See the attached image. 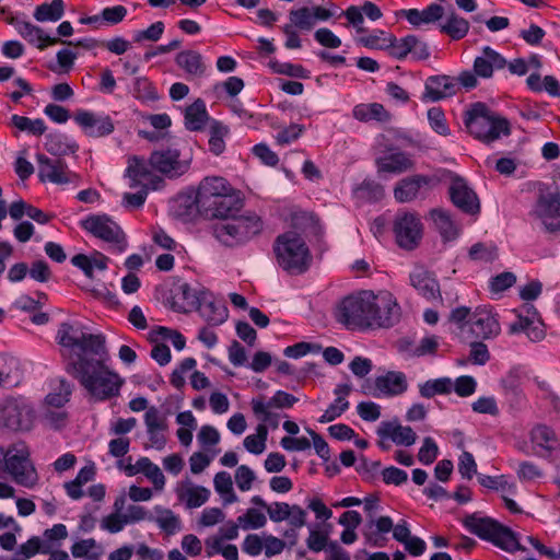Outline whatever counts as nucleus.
Here are the masks:
<instances>
[{"mask_svg": "<svg viewBox=\"0 0 560 560\" xmlns=\"http://www.w3.org/2000/svg\"><path fill=\"white\" fill-rule=\"evenodd\" d=\"M107 359L108 352L105 348L103 355H81L72 358L66 364L68 374L75 378L91 397L100 401L117 397L125 383L118 373L105 364Z\"/></svg>", "mask_w": 560, "mask_h": 560, "instance_id": "f257e3e1", "label": "nucleus"}, {"mask_svg": "<svg viewBox=\"0 0 560 560\" xmlns=\"http://www.w3.org/2000/svg\"><path fill=\"white\" fill-rule=\"evenodd\" d=\"M262 230V219L253 211H246L214 223L212 234L222 245L237 247L260 235Z\"/></svg>", "mask_w": 560, "mask_h": 560, "instance_id": "f03ea898", "label": "nucleus"}, {"mask_svg": "<svg viewBox=\"0 0 560 560\" xmlns=\"http://www.w3.org/2000/svg\"><path fill=\"white\" fill-rule=\"evenodd\" d=\"M464 124L476 139L490 143L510 135L508 119L492 112L485 103H474L464 114Z\"/></svg>", "mask_w": 560, "mask_h": 560, "instance_id": "7ed1b4c3", "label": "nucleus"}, {"mask_svg": "<svg viewBox=\"0 0 560 560\" xmlns=\"http://www.w3.org/2000/svg\"><path fill=\"white\" fill-rule=\"evenodd\" d=\"M273 252L278 265L290 275L305 272L312 262V255L306 243L295 232H285L277 236Z\"/></svg>", "mask_w": 560, "mask_h": 560, "instance_id": "20e7f679", "label": "nucleus"}, {"mask_svg": "<svg viewBox=\"0 0 560 560\" xmlns=\"http://www.w3.org/2000/svg\"><path fill=\"white\" fill-rule=\"evenodd\" d=\"M56 339L58 343L70 350L67 360L81 355L91 357L93 354L105 353V337L103 335L88 334L79 324L61 323L57 331Z\"/></svg>", "mask_w": 560, "mask_h": 560, "instance_id": "39448f33", "label": "nucleus"}, {"mask_svg": "<svg viewBox=\"0 0 560 560\" xmlns=\"http://www.w3.org/2000/svg\"><path fill=\"white\" fill-rule=\"evenodd\" d=\"M371 290L349 294L337 302L334 317L347 329L370 328Z\"/></svg>", "mask_w": 560, "mask_h": 560, "instance_id": "423d86ee", "label": "nucleus"}, {"mask_svg": "<svg viewBox=\"0 0 560 560\" xmlns=\"http://www.w3.org/2000/svg\"><path fill=\"white\" fill-rule=\"evenodd\" d=\"M30 456L28 446L19 441L5 450L3 462L4 471L10 475L12 480L26 488L34 487L38 480L37 471Z\"/></svg>", "mask_w": 560, "mask_h": 560, "instance_id": "0eeeda50", "label": "nucleus"}, {"mask_svg": "<svg viewBox=\"0 0 560 560\" xmlns=\"http://www.w3.org/2000/svg\"><path fill=\"white\" fill-rule=\"evenodd\" d=\"M464 525L474 535L493 542L506 551L524 550L518 544L514 533L489 517L469 515L465 517Z\"/></svg>", "mask_w": 560, "mask_h": 560, "instance_id": "6e6552de", "label": "nucleus"}, {"mask_svg": "<svg viewBox=\"0 0 560 560\" xmlns=\"http://www.w3.org/2000/svg\"><path fill=\"white\" fill-rule=\"evenodd\" d=\"M81 226L121 253L127 247L126 235L121 228L106 214H92L81 221Z\"/></svg>", "mask_w": 560, "mask_h": 560, "instance_id": "1a4fd4ad", "label": "nucleus"}, {"mask_svg": "<svg viewBox=\"0 0 560 560\" xmlns=\"http://www.w3.org/2000/svg\"><path fill=\"white\" fill-rule=\"evenodd\" d=\"M401 311L396 298L389 291H371L370 328H388L400 318Z\"/></svg>", "mask_w": 560, "mask_h": 560, "instance_id": "9d476101", "label": "nucleus"}, {"mask_svg": "<svg viewBox=\"0 0 560 560\" xmlns=\"http://www.w3.org/2000/svg\"><path fill=\"white\" fill-rule=\"evenodd\" d=\"M34 411L21 399H8L0 406V428L27 431L32 428Z\"/></svg>", "mask_w": 560, "mask_h": 560, "instance_id": "9b49d317", "label": "nucleus"}, {"mask_svg": "<svg viewBox=\"0 0 560 560\" xmlns=\"http://www.w3.org/2000/svg\"><path fill=\"white\" fill-rule=\"evenodd\" d=\"M533 214L547 232H560V192L540 189Z\"/></svg>", "mask_w": 560, "mask_h": 560, "instance_id": "f8f14e48", "label": "nucleus"}, {"mask_svg": "<svg viewBox=\"0 0 560 560\" xmlns=\"http://www.w3.org/2000/svg\"><path fill=\"white\" fill-rule=\"evenodd\" d=\"M254 505L265 509L268 513L269 518L275 523L288 521L290 526L303 527L306 524L307 513L298 504L290 505L287 502H273L267 504V502L259 495H255L250 499Z\"/></svg>", "mask_w": 560, "mask_h": 560, "instance_id": "ddd939ff", "label": "nucleus"}, {"mask_svg": "<svg viewBox=\"0 0 560 560\" xmlns=\"http://www.w3.org/2000/svg\"><path fill=\"white\" fill-rule=\"evenodd\" d=\"M394 233L398 246L411 250L420 244L423 226L417 214L404 212L396 215Z\"/></svg>", "mask_w": 560, "mask_h": 560, "instance_id": "4468645a", "label": "nucleus"}, {"mask_svg": "<svg viewBox=\"0 0 560 560\" xmlns=\"http://www.w3.org/2000/svg\"><path fill=\"white\" fill-rule=\"evenodd\" d=\"M149 166L170 179L184 175L189 163L180 160V152L176 149L153 151L149 158Z\"/></svg>", "mask_w": 560, "mask_h": 560, "instance_id": "2eb2a0df", "label": "nucleus"}, {"mask_svg": "<svg viewBox=\"0 0 560 560\" xmlns=\"http://www.w3.org/2000/svg\"><path fill=\"white\" fill-rule=\"evenodd\" d=\"M38 178L40 182H49L57 185L73 183L78 175L71 172L67 163L58 158H49L45 154H37Z\"/></svg>", "mask_w": 560, "mask_h": 560, "instance_id": "dca6fc26", "label": "nucleus"}, {"mask_svg": "<svg viewBox=\"0 0 560 560\" xmlns=\"http://www.w3.org/2000/svg\"><path fill=\"white\" fill-rule=\"evenodd\" d=\"M501 332V326L497 315L486 308H477L470 317V326L467 330V341L491 340Z\"/></svg>", "mask_w": 560, "mask_h": 560, "instance_id": "f3484780", "label": "nucleus"}, {"mask_svg": "<svg viewBox=\"0 0 560 560\" xmlns=\"http://www.w3.org/2000/svg\"><path fill=\"white\" fill-rule=\"evenodd\" d=\"M144 424L149 442L144 448L162 451L167 443L168 420L156 407L151 406L144 413Z\"/></svg>", "mask_w": 560, "mask_h": 560, "instance_id": "a211bd4d", "label": "nucleus"}, {"mask_svg": "<svg viewBox=\"0 0 560 560\" xmlns=\"http://www.w3.org/2000/svg\"><path fill=\"white\" fill-rule=\"evenodd\" d=\"M233 189L235 188L223 177L209 176L203 178L199 184L195 200L198 210L209 209L211 205H214L223 195L232 192Z\"/></svg>", "mask_w": 560, "mask_h": 560, "instance_id": "6ab92c4d", "label": "nucleus"}, {"mask_svg": "<svg viewBox=\"0 0 560 560\" xmlns=\"http://www.w3.org/2000/svg\"><path fill=\"white\" fill-rule=\"evenodd\" d=\"M439 178L428 175H412L400 179L394 189L398 202H410L418 198L422 189H431L439 184Z\"/></svg>", "mask_w": 560, "mask_h": 560, "instance_id": "aec40b11", "label": "nucleus"}, {"mask_svg": "<svg viewBox=\"0 0 560 560\" xmlns=\"http://www.w3.org/2000/svg\"><path fill=\"white\" fill-rule=\"evenodd\" d=\"M450 197L455 207L467 214L480 211V202L476 192L459 176H454L450 185Z\"/></svg>", "mask_w": 560, "mask_h": 560, "instance_id": "412c9836", "label": "nucleus"}, {"mask_svg": "<svg viewBox=\"0 0 560 560\" xmlns=\"http://www.w3.org/2000/svg\"><path fill=\"white\" fill-rule=\"evenodd\" d=\"M73 119L82 128L84 133L92 138L106 137L115 129L114 122L109 116H97L85 109H78Z\"/></svg>", "mask_w": 560, "mask_h": 560, "instance_id": "4be33fe9", "label": "nucleus"}, {"mask_svg": "<svg viewBox=\"0 0 560 560\" xmlns=\"http://www.w3.org/2000/svg\"><path fill=\"white\" fill-rule=\"evenodd\" d=\"M456 79L446 74L431 75L425 80L422 98L438 102L456 94Z\"/></svg>", "mask_w": 560, "mask_h": 560, "instance_id": "5701e85b", "label": "nucleus"}, {"mask_svg": "<svg viewBox=\"0 0 560 560\" xmlns=\"http://www.w3.org/2000/svg\"><path fill=\"white\" fill-rule=\"evenodd\" d=\"M243 199L240 191L233 189L232 192L223 195L221 199L211 205L209 209H200L199 211L208 217L225 220L238 213L243 208Z\"/></svg>", "mask_w": 560, "mask_h": 560, "instance_id": "b1692460", "label": "nucleus"}, {"mask_svg": "<svg viewBox=\"0 0 560 560\" xmlns=\"http://www.w3.org/2000/svg\"><path fill=\"white\" fill-rule=\"evenodd\" d=\"M11 24H13L18 31V33L30 44L36 45L38 49L43 50L48 45H56L58 43L67 44V45H73L72 42L67 40H60L57 37H50L46 35L43 31V28L30 23V22H23V21H15L12 19L10 21Z\"/></svg>", "mask_w": 560, "mask_h": 560, "instance_id": "393cba45", "label": "nucleus"}, {"mask_svg": "<svg viewBox=\"0 0 560 560\" xmlns=\"http://www.w3.org/2000/svg\"><path fill=\"white\" fill-rule=\"evenodd\" d=\"M196 310L213 326L222 324L228 318V308L224 303L206 291H201V299Z\"/></svg>", "mask_w": 560, "mask_h": 560, "instance_id": "a878e982", "label": "nucleus"}, {"mask_svg": "<svg viewBox=\"0 0 560 560\" xmlns=\"http://www.w3.org/2000/svg\"><path fill=\"white\" fill-rule=\"evenodd\" d=\"M409 280L410 284L425 300L434 301L441 299L440 284L431 272L423 268H418L410 273Z\"/></svg>", "mask_w": 560, "mask_h": 560, "instance_id": "bb28decb", "label": "nucleus"}, {"mask_svg": "<svg viewBox=\"0 0 560 560\" xmlns=\"http://www.w3.org/2000/svg\"><path fill=\"white\" fill-rule=\"evenodd\" d=\"M408 384L404 373L401 372H387L385 375L375 378L374 392L370 394L374 397L396 396L407 390Z\"/></svg>", "mask_w": 560, "mask_h": 560, "instance_id": "cd10ccee", "label": "nucleus"}, {"mask_svg": "<svg viewBox=\"0 0 560 560\" xmlns=\"http://www.w3.org/2000/svg\"><path fill=\"white\" fill-rule=\"evenodd\" d=\"M381 439H390L397 445L411 446L417 440V434L411 427H402L398 421H384L377 428Z\"/></svg>", "mask_w": 560, "mask_h": 560, "instance_id": "c85d7f7f", "label": "nucleus"}, {"mask_svg": "<svg viewBox=\"0 0 560 560\" xmlns=\"http://www.w3.org/2000/svg\"><path fill=\"white\" fill-rule=\"evenodd\" d=\"M201 299V291L197 292L188 283L177 284L172 291V308L179 313L196 310Z\"/></svg>", "mask_w": 560, "mask_h": 560, "instance_id": "c756f323", "label": "nucleus"}, {"mask_svg": "<svg viewBox=\"0 0 560 560\" xmlns=\"http://www.w3.org/2000/svg\"><path fill=\"white\" fill-rule=\"evenodd\" d=\"M516 315V320L510 324L509 334H520L525 332L529 340L539 341L545 337V330L542 328V324L538 320H535L536 312L533 313V316H524L522 313L514 311Z\"/></svg>", "mask_w": 560, "mask_h": 560, "instance_id": "7c9ffc66", "label": "nucleus"}, {"mask_svg": "<svg viewBox=\"0 0 560 560\" xmlns=\"http://www.w3.org/2000/svg\"><path fill=\"white\" fill-rule=\"evenodd\" d=\"M376 166L378 172L400 174L413 168L415 162L409 154L398 151L380 156Z\"/></svg>", "mask_w": 560, "mask_h": 560, "instance_id": "2f4dec72", "label": "nucleus"}, {"mask_svg": "<svg viewBox=\"0 0 560 560\" xmlns=\"http://www.w3.org/2000/svg\"><path fill=\"white\" fill-rule=\"evenodd\" d=\"M506 60L495 50L486 46L482 49V56L474 61V72L481 78H490L494 69H503Z\"/></svg>", "mask_w": 560, "mask_h": 560, "instance_id": "473e14b6", "label": "nucleus"}, {"mask_svg": "<svg viewBox=\"0 0 560 560\" xmlns=\"http://www.w3.org/2000/svg\"><path fill=\"white\" fill-rule=\"evenodd\" d=\"M401 14L406 20L415 27H419L422 24H432L441 20L445 14V10L438 3H431L423 10L409 9L402 10Z\"/></svg>", "mask_w": 560, "mask_h": 560, "instance_id": "72a5a7b5", "label": "nucleus"}, {"mask_svg": "<svg viewBox=\"0 0 560 560\" xmlns=\"http://www.w3.org/2000/svg\"><path fill=\"white\" fill-rule=\"evenodd\" d=\"M350 385H338L334 390L337 397L324 411V413L319 418V422L328 423L339 418L349 408V401L347 400L346 397L350 394Z\"/></svg>", "mask_w": 560, "mask_h": 560, "instance_id": "f704fd0d", "label": "nucleus"}, {"mask_svg": "<svg viewBox=\"0 0 560 560\" xmlns=\"http://www.w3.org/2000/svg\"><path fill=\"white\" fill-rule=\"evenodd\" d=\"M209 115L206 104L202 100H196L191 105L186 107L185 110V126L190 131H199L203 129Z\"/></svg>", "mask_w": 560, "mask_h": 560, "instance_id": "c9c22d12", "label": "nucleus"}, {"mask_svg": "<svg viewBox=\"0 0 560 560\" xmlns=\"http://www.w3.org/2000/svg\"><path fill=\"white\" fill-rule=\"evenodd\" d=\"M430 215L435 228L444 240L451 241L457 237L459 229L452 219L450 212L443 209H433L431 210Z\"/></svg>", "mask_w": 560, "mask_h": 560, "instance_id": "e433bc0d", "label": "nucleus"}, {"mask_svg": "<svg viewBox=\"0 0 560 560\" xmlns=\"http://www.w3.org/2000/svg\"><path fill=\"white\" fill-rule=\"evenodd\" d=\"M250 407L255 417L267 428L277 429L280 423V413L265 405V396L258 395L250 400Z\"/></svg>", "mask_w": 560, "mask_h": 560, "instance_id": "4c0bfd02", "label": "nucleus"}, {"mask_svg": "<svg viewBox=\"0 0 560 560\" xmlns=\"http://www.w3.org/2000/svg\"><path fill=\"white\" fill-rule=\"evenodd\" d=\"M177 497L188 509H195L208 501L210 491L201 486L188 485L177 490Z\"/></svg>", "mask_w": 560, "mask_h": 560, "instance_id": "58836bf2", "label": "nucleus"}, {"mask_svg": "<svg viewBox=\"0 0 560 560\" xmlns=\"http://www.w3.org/2000/svg\"><path fill=\"white\" fill-rule=\"evenodd\" d=\"M352 115L360 121L377 120L386 122L390 119V114L380 103L359 104L354 106Z\"/></svg>", "mask_w": 560, "mask_h": 560, "instance_id": "ea45409f", "label": "nucleus"}, {"mask_svg": "<svg viewBox=\"0 0 560 560\" xmlns=\"http://www.w3.org/2000/svg\"><path fill=\"white\" fill-rule=\"evenodd\" d=\"M176 63L190 75L200 77L206 71L202 56L195 50H183L176 56Z\"/></svg>", "mask_w": 560, "mask_h": 560, "instance_id": "a19ab883", "label": "nucleus"}, {"mask_svg": "<svg viewBox=\"0 0 560 560\" xmlns=\"http://www.w3.org/2000/svg\"><path fill=\"white\" fill-rule=\"evenodd\" d=\"M441 33L448 35L453 40L464 38L469 31V22L459 16L454 10L447 14L446 22L440 27Z\"/></svg>", "mask_w": 560, "mask_h": 560, "instance_id": "79ce46f5", "label": "nucleus"}, {"mask_svg": "<svg viewBox=\"0 0 560 560\" xmlns=\"http://www.w3.org/2000/svg\"><path fill=\"white\" fill-rule=\"evenodd\" d=\"M530 439L536 447L550 453L559 445L556 433L547 425H536L530 432Z\"/></svg>", "mask_w": 560, "mask_h": 560, "instance_id": "37998d69", "label": "nucleus"}, {"mask_svg": "<svg viewBox=\"0 0 560 560\" xmlns=\"http://www.w3.org/2000/svg\"><path fill=\"white\" fill-rule=\"evenodd\" d=\"M22 381V372L20 363L16 359L11 358L0 366V386L14 387Z\"/></svg>", "mask_w": 560, "mask_h": 560, "instance_id": "c03bdc74", "label": "nucleus"}, {"mask_svg": "<svg viewBox=\"0 0 560 560\" xmlns=\"http://www.w3.org/2000/svg\"><path fill=\"white\" fill-rule=\"evenodd\" d=\"M209 149L215 154L220 155L225 149V137L229 135L228 126L220 121L213 120L209 129Z\"/></svg>", "mask_w": 560, "mask_h": 560, "instance_id": "a18cd8bd", "label": "nucleus"}, {"mask_svg": "<svg viewBox=\"0 0 560 560\" xmlns=\"http://www.w3.org/2000/svg\"><path fill=\"white\" fill-rule=\"evenodd\" d=\"M138 467L140 468V472L153 483L155 490H163L165 477L158 465L152 463L148 457H140L138 459Z\"/></svg>", "mask_w": 560, "mask_h": 560, "instance_id": "49530a36", "label": "nucleus"}, {"mask_svg": "<svg viewBox=\"0 0 560 560\" xmlns=\"http://www.w3.org/2000/svg\"><path fill=\"white\" fill-rule=\"evenodd\" d=\"M471 315L469 307L459 306L454 308L448 316L450 323L456 326V335L462 341H467V330L470 326Z\"/></svg>", "mask_w": 560, "mask_h": 560, "instance_id": "de8ad7c7", "label": "nucleus"}, {"mask_svg": "<svg viewBox=\"0 0 560 560\" xmlns=\"http://www.w3.org/2000/svg\"><path fill=\"white\" fill-rule=\"evenodd\" d=\"M65 4L62 0H52L50 3L38 5L34 12V18L39 22L58 21L62 18Z\"/></svg>", "mask_w": 560, "mask_h": 560, "instance_id": "09e8293b", "label": "nucleus"}, {"mask_svg": "<svg viewBox=\"0 0 560 560\" xmlns=\"http://www.w3.org/2000/svg\"><path fill=\"white\" fill-rule=\"evenodd\" d=\"M151 170L143 159L132 156L129 160L127 174L131 179L130 187L136 188L141 185L143 179H147L149 176H151Z\"/></svg>", "mask_w": 560, "mask_h": 560, "instance_id": "8fccbe9b", "label": "nucleus"}, {"mask_svg": "<svg viewBox=\"0 0 560 560\" xmlns=\"http://www.w3.org/2000/svg\"><path fill=\"white\" fill-rule=\"evenodd\" d=\"M213 483L215 491L223 495V501L225 504H231L237 501V495L233 491V482L229 472H218L214 476Z\"/></svg>", "mask_w": 560, "mask_h": 560, "instance_id": "3c124183", "label": "nucleus"}, {"mask_svg": "<svg viewBox=\"0 0 560 560\" xmlns=\"http://www.w3.org/2000/svg\"><path fill=\"white\" fill-rule=\"evenodd\" d=\"M268 438V429L265 424H258L256 434L247 435L244 439L245 448L253 454H261L266 448V441Z\"/></svg>", "mask_w": 560, "mask_h": 560, "instance_id": "603ef678", "label": "nucleus"}, {"mask_svg": "<svg viewBox=\"0 0 560 560\" xmlns=\"http://www.w3.org/2000/svg\"><path fill=\"white\" fill-rule=\"evenodd\" d=\"M452 389V382L447 377L427 381L420 385V395L424 398H432L436 394H448Z\"/></svg>", "mask_w": 560, "mask_h": 560, "instance_id": "864d4df0", "label": "nucleus"}, {"mask_svg": "<svg viewBox=\"0 0 560 560\" xmlns=\"http://www.w3.org/2000/svg\"><path fill=\"white\" fill-rule=\"evenodd\" d=\"M237 521L241 524V528L248 530L264 527L267 523V517L260 510L250 508L243 515H240Z\"/></svg>", "mask_w": 560, "mask_h": 560, "instance_id": "5fc2aeb1", "label": "nucleus"}, {"mask_svg": "<svg viewBox=\"0 0 560 560\" xmlns=\"http://www.w3.org/2000/svg\"><path fill=\"white\" fill-rule=\"evenodd\" d=\"M12 125L21 131H28L35 136H40L46 131V125L43 119H30L25 116L13 115Z\"/></svg>", "mask_w": 560, "mask_h": 560, "instance_id": "6e6d98bb", "label": "nucleus"}, {"mask_svg": "<svg viewBox=\"0 0 560 560\" xmlns=\"http://www.w3.org/2000/svg\"><path fill=\"white\" fill-rule=\"evenodd\" d=\"M289 19L291 23L301 31H311L315 26L311 8L307 7L291 10Z\"/></svg>", "mask_w": 560, "mask_h": 560, "instance_id": "4d7b16f0", "label": "nucleus"}, {"mask_svg": "<svg viewBox=\"0 0 560 560\" xmlns=\"http://www.w3.org/2000/svg\"><path fill=\"white\" fill-rule=\"evenodd\" d=\"M376 527V530H366L364 532V537L369 544L372 546H380L377 542V536L378 534H387L393 529V521L389 516H381L375 522L371 521L370 528L372 526Z\"/></svg>", "mask_w": 560, "mask_h": 560, "instance_id": "13d9d810", "label": "nucleus"}, {"mask_svg": "<svg viewBox=\"0 0 560 560\" xmlns=\"http://www.w3.org/2000/svg\"><path fill=\"white\" fill-rule=\"evenodd\" d=\"M156 511L160 513L156 517V523L159 524L160 528L168 535L175 534L180 527V521L178 516L168 509H158Z\"/></svg>", "mask_w": 560, "mask_h": 560, "instance_id": "bf43d9fd", "label": "nucleus"}, {"mask_svg": "<svg viewBox=\"0 0 560 560\" xmlns=\"http://www.w3.org/2000/svg\"><path fill=\"white\" fill-rule=\"evenodd\" d=\"M298 401V397L284 390H277L269 399L265 397V405L273 410L292 408Z\"/></svg>", "mask_w": 560, "mask_h": 560, "instance_id": "052dcab7", "label": "nucleus"}, {"mask_svg": "<svg viewBox=\"0 0 560 560\" xmlns=\"http://www.w3.org/2000/svg\"><path fill=\"white\" fill-rule=\"evenodd\" d=\"M469 361L476 365H485L490 360V352L481 340L470 339Z\"/></svg>", "mask_w": 560, "mask_h": 560, "instance_id": "680f3d73", "label": "nucleus"}, {"mask_svg": "<svg viewBox=\"0 0 560 560\" xmlns=\"http://www.w3.org/2000/svg\"><path fill=\"white\" fill-rule=\"evenodd\" d=\"M357 192L360 198L369 201H377L384 196V188L374 180H364L358 188Z\"/></svg>", "mask_w": 560, "mask_h": 560, "instance_id": "e2e57ef3", "label": "nucleus"}, {"mask_svg": "<svg viewBox=\"0 0 560 560\" xmlns=\"http://www.w3.org/2000/svg\"><path fill=\"white\" fill-rule=\"evenodd\" d=\"M72 393V386L65 380L60 381L59 389L56 393H50L46 396V402L49 406L60 408L67 401H69L70 395Z\"/></svg>", "mask_w": 560, "mask_h": 560, "instance_id": "0e129e2a", "label": "nucleus"}, {"mask_svg": "<svg viewBox=\"0 0 560 560\" xmlns=\"http://www.w3.org/2000/svg\"><path fill=\"white\" fill-rule=\"evenodd\" d=\"M133 95L142 101H154L158 93L147 78H137L133 83Z\"/></svg>", "mask_w": 560, "mask_h": 560, "instance_id": "69168bd1", "label": "nucleus"}, {"mask_svg": "<svg viewBox=\"0 0 560 560\" xmlns=\"http://www.w3.org/2000/svg\"><path fill=\"white\" fill-rule=\"evenodd\" d=\"M388 44L386 50L388 54L396 59H405L410 52L409 38L408 36L397 39L393 35H388Z\"/></svg>", "mask_w": 560, "mask_h": 560, "instance_id": "338daca9", "label": "nucleus"}, {"mask_svg": "<svg viewBox=\"0 0 560 560\" xmlns=\"http://www.w3.org/2000/svg\"><path fill=\"white\" fill-rule=\"evenodd\" d=\"M329 533L327 530L310 529L308 537L306 538V546L314 552H320L329 542Z\"/></svg>", "mask_w": 560, "mask_h": 560, "instance_id": "774afa93", "label": "nucleus"}]
</instances>
